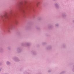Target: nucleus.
I'll list each match as a JSON object with an SVG mask.
<instances>
[{
	"label": "nucleus",
	"instance_id": "1",
	"mask_svg": "<svg viewBox=\"0 0 74 74\" xmlns=\"http://www.w3.org/2000/svg\"><path fill=\"white\" fill-rule=\"evenodd\" d=\"M10 17V15L6 13L4 15L2 16L1 18L3 19H8Z\"/></svg>",
	"mask_w": 74,
	"mask_h": 74
},
{
	"label": "nucleus",
	"instance_id": "2",
	"mask_svg": "<svg viewBox=\"0 0 74 74\" xmlns=\"http://www.w3.org/2000/svg\"><path fill=\"white\" fill-rule=\"evenodd\" d=\"M27 8V6H25V5H23V6H22L21 7V9L22 10H23V12H24V8Z\"/></svg>",
	"mask_w": 74,
	"mask_h": 74
},
{
	"label": "nucleus",
	"instance_id": "3",
	"mask_svg": "<svg viewBox=\"0 0 74 74\" xmlns=\"http://www.w3.org/2000/svg\"><path fill=\"white\" fill-rule=\"evenodd\" d=\"M55 6H56V7L57 8H58V4H55Z\"/></svg>",
	"mask_w": 74,
	"mask_h": 74
},
{
	"label": "nucleus",
	"instance_id": "4",
	"mask_svg": "<svg viewBox=\"0 0 74 74\" xmlns=\"http://www.w3.org/2000/svg\"><path fill=\"white\" fill-rule=\"evenodd\" d=\"M7 64H10V63L8 62H7Z\"/></svg>",
	"mask_w": 74,
	"mask_h": 74
},
{
	"label": "nucleus",
	"instance_id": "5",
	"mask_svg": "<svg viewBox=\"0 0 74 74\" xmlns=\"http://www.w3.org/2000/svg\"><path fill=\"white\" fill-rule=\"evenodd\" d=\"M58 26V24H56V26Z\"/></svg>",
	"mask_w": 74,
	"mask_h": 74
},
{
	"label": "nucleus",
	"instance_id": "6",
	"mask_svg": "<svg viewBox=\"0 0 74 74\" xmlns=\"http://www.w3.org/2000/svg\"><path fill=\"white\" fill-rule=\"evenodd\" d=\"M48 72H50V71H49Z\"/></svg>",
	"mask_w": 74,
	"mask_h": 74
},
{
	"label": "nucleus",
	"instance_id": "7",
	"mask_svg": "<svg viewBox=\"0 0 74 74\" xmlns=\"http://www.w3.org/2000/svg\"><path fill=\"white\" fill-rule=\"evenodd\" d=\"M17 23V22H16V23Z\"/></svg>",
	"mask_w": 74,
	"mask_h": 74
},
{
	"label": "nucleus",
	"instance_id": "8",
	"mask_svg": "<svg viewBox=\"0 0 74 74\" xmlns=\"http://www.w3.org/2000/svg\"><path fill=\"white\" fill-rule=\"evenodd\" d=\"M0 71H1V69H0Z\"/></svg>",
	"mask_w": 74,
	"mask_h": 74
}]
</instances>
